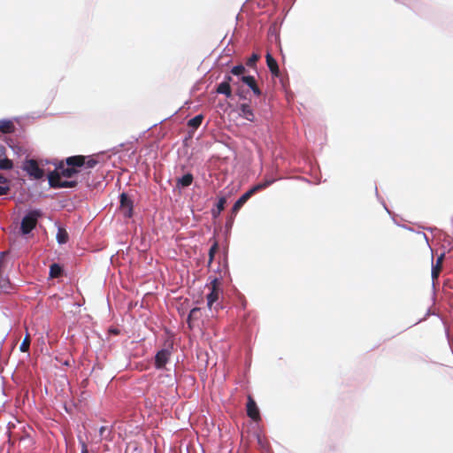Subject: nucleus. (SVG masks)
Here are the masks:
<instances>
[{
    "label": "nucleus",
    "mask_w": 453,
    "mask_h": 453,
    "mask_svg": "<svg viewBox=\"0 0 453 453\" xmlns=\"http://www.w3.org/2000/svg\"><path fill=\"white\" fill-rule=\"evenodd\" d=\"M220 281H221V278L215 277V278H214L213 280H211V287H214V288H220Z\"/></svg>",
    "instance_id": "ea45409f"
},
{
    "label": "nucleus",
    "mask_w": 453,
    "mask_h": 453,
    "mask_svg": "<svg viewBox=\"0 0 453 453\" xmlns=\"http://www.w3.org/2000/svg\"><path fill=\"white\" fill-rule=\"evenodd\" d=\"M199 311H200V309L198 307H194L190 310V311L187 317V322H188L189 327H191V322L194 319L195 315L196 313H198Z\"/></svg>",
    "instance_id": "473e14b6"
},
{
    "label": "nucleus",
    "mask_w": 453,
    "mask_h": 453,
    "mask_svg": "<svg viewBox=\"0 0 453 453\" xmlns=\"http://www.w3.org/2000/svg\"><path fill=\"white\" fill-rule=\"evenodd\" d=\"M381 203L383 204V206H384L385 210H386L388 213H390V211H389V210L388 209V207H387L386 203H384V201H381Z\"/></svg>",
    "instance_id": "de8ad7c7"
},
{
    "label": "nucleus",
    "mask_w": 453,
    "mask_h": 453,
    "mask_svg": "<svg viewBox=\"0 0 453 453\" xmlns=\"http://www.w3.org/2000/svg\"><path fill=\"white\" fill-rule=\"evenodd\" d=\"M215 93L219 95H224L227 99H234L232 86L222 81L216 85Z\"/></svg>",
    "instance_id": "dca6fc26"
},
{
    "label": "nucleus",
    "mask_w": 453,
    "mask_h": 453,
    "mask_svg": "<svg viewBox=\"0 0 453 453\" xmlns=\"http://www.w3.org/2000/svg\"><path fill=\"white\" fill-rule=\"evenodd\" d=\"M439 271H440V266H437L434 263H432L431 276H432L433 280L438 278Z\"/></svg>",
    "instance_id": "c9c22d12"
},
{
    "label": "nucleus",
    "mask_w": 453,
    "mask_h": 453,
    "mask_svg": "<svg viewBox=\"0 0 453 453\" xmlns=\"http://www.w3.org/2000/svg\"><path fill=\"white\" fill-rule=\"evenodd\" d=\"M108 332H109V334H113V335H119L120 334V330L114 326H111L108 329Z\"/></svg>",
    "instance_id": "a19ab883"
},
{
    "label": "nucleus",
    "mask_w": 453,
    "mask_h": 453,
    "mask_svg": "<svg viewBox=\"0 0 453 453\" xmlns=\"http://www.w3.org/2000/svg\"><path fill=\"white\" fill-rule=\"evenodd\" d=\"M157 123H154L151 127H150L147 130L150 129L151 127L157 126Z\"/></svg>",
    "instance_id": "3c124183"
},
{
    "label": "nucleus",
    "mask_w": 453,
    "mask_h": 453,
    "mask_svg": "<svg viewBox=\"0 0 453 453\" xmlns=\"http://www.w3.org/2000/svg\"><path fill=\"white\" fill-rule=\"evenodd\" d=\"M168 118H169V117L165 118L164 119L160 120V121H159V123H162L164 120H167V119H168Z\"/></svg>",
    "instance_id": "864d4df0"
},
{
    "label": "nucleus",
    "mask_w": 453,
    "mask_h": 453,
    "mask_svg": "<svg viewBox=\"0 0 453 453\" xmlns=\"http://www.w3.org/2000/svg\"><path fill=\"white\" fill-rule=\"evenodd\" d=\"M250 102L251 100L249 99V102H244L238 105V115L250 122H255L256 116L254 110L250 106Z\"/></svg>",
    "instance_id": "1a4fd4ad"
},
{
    "label": "nucleus",
    "mask_w": 453,
    "mask_h": 453,
    "mask_svg": "<svg viewBox=\"0 0 453 453\" xmlns=\"http://www.w3.org/2000/svg\"><path fill=\"white\" fill-rule=\"evenodd\" d=\"M221 293H222V290L220 288L211 287L210 292L206 296L207 306H208L209 310L212 309V306L214 303H216V305H215L216 311L218 310V308L222 309V306L219 305V303H218V300H219V295Z\"/></svg>",
    "instance_id": "9b49d317"
},
{
    "label": "nucleus",
    "mask_w": 453,
    "mask_h": 453,
    "mask_svg": "<svg viewBox=\"0 0 453 453\" xmlns=\"http://www.w3.org/2000/svg\"><path fill=\"white\" fill-rule=\"evenodd\" d=\"M247 203L246 199L242 196L233 204L231 213L236 215L241 208Z\"/></svg>",
    "instance_id": "a878e982"
},
{
    "label": "nucleus",
    "mask_w": 453,
    "mask_h": 453,
    "mask_svg": "<svg viewBox=\"0 0 453 453\" xmlns=\"http://www.w3.org/2000/svg\"><path fill=\"white\" fill-rule=\"evenodd\" d=\"M57 360L60 362V360L57 357ZM61 364L65 366H70L71 365V359L67 358L64 361H61Z\"/></svg>",
    "instance_id": "a18cd8bd"
},
{
    "label": "nucleus",
    "mask_w": 453,
    "mask_h": 453,
    "mask_svg": "<svg viewBox=\"0 0 453 453\" xmlns=\"http://www.w3.org/2000/svg\"><path fill=\"white\" fill-rule=\"evenodd\" d=\"M14 289L13 284L11 282L9 277L0 274V292L10 294Z\"/></svg>",
    "instance_id": "aec40b11"
},
{
    "label": "nucleus",
    "mask_w": 453,
    "mask_h": 453,
    "mask_svg": "<svg viewBox=\"0 0 453 453\" xmlns=\"http://www.w3.org/2000/svg\"><path fill=\"white\" fill-rule=\"evenodd\" d=\"M246 68L242 64H239L236 65H234L231 70L230 73L234 76H236L239 81H242V76H246L245 74Z\"/></svg>",
    "instance_id": "393cba45"
},
{
    "label": "nucleus",
    "mask_w": 453,
    "mask_h": 453,
    "mask_svg": "<svg viewBox=\"0 0 453 453\" xmlns=\"http://www.w3.org/2000/svg\"><path fill=\"white\" fill-rule=\"evenodd\" d=\"M166 377H168L170 379V380H173L172 375H170V374H167Z\"/></svg>",
    "instance_id": "603ef678"
},
{
    "label": "nucleus",
    "mask_w": 453,
    "mask_h": 453,
    "mask_svg": "<svg viewBox=\"0 0 453 453\" xmlns=\"http://www.w3.org/2000/svg\"><path fill=\"white\" fill-rule=\"evenodd\" d=\"M55 226L57 227L56 241L58 244L64 245L69 241V234L66 227L63 226L58 220L55 221Z\"/></svg>",
    "instance_id": "ddd939ff"
},
{
    "label": "nucleus",
    "mask_w": 453,
    "mask_h": 453,
    "mask_svg": "<svg viewBox=\"0 0 453 453\" xmlns=\"http://www.w3.org/2000/svg\"><path fill=\"white\" fill-rule=\"evenodd\" d=\"M6 143L12 150V152L19 157L26 154L27 150L19 144V142H15L13 139L10 138L7 140Z\"/></svg>",
    "instance_id": "412c9836"
},
{
    "label": "nucleus",
    "mask_w": 453,
    "mask_h": 453,
    "mask_svg": "<svg viewBox=\"0 0 453 453\" xmlns=\"http://www.w3.org/2000/svg\"><path fill=\"white\" fill-rule=\"evenodd\" d=\"M429 314H430V309H428V311H427V312H426V316H425L423 319H419V320H418V322H421V321H423L424 319H426V318Z\"/></svg>",
    "instance_id": "49530a36"
},
{
    "label": "nucleus",
    "mask_w": 453,
    "mask_h": 453,
    "mask_svg": "<svg viewBox=\"0 0 453 453\" xmlns=\"http://www.w3.org/2000/svg\"><path fill=\"white\" fill-rule=\"evenodd\" d=\"M10 183V180L0 173V196H5L9 194L11 190Z\"/></svg>",
    "instance_id": "5701e85b"
},
{
    "label": "nucleus",
    "mask_w": 453,
    "mask_h": 453,
    "mask_svg": "<svg viewBox=\"0 0 453 453\" xmlns=\"http://www.w3.org/2000/svg\"><path fill=\"white\" fill-rule=\"evenodd\" d=\"M273 77H279L280 74L279 65L277 66L272 67L269 69Z\"/></svg>",
    "instance_id": "58836bf2"
},
{
    "label": "nucleus",
    "mask_w": 453,
    "mask_h": 453,
    "mask_svg": "<svg viewBox=\"0 0 453 453\" xmlns=\"http://www.w3.org/2000/svg\"><path fill=\"white\" fill-rule=\"evenodd\" d=\"M234 217H235V215L232 214L230 217H228L226 219V221L225 223V234H226V235H227L230 233V231H231V229L233 227L234 221Z\"/></svg>",
    "instance_id": "7c9ffc66"
},
{
    "label": "nucleus",
    "mask_w": 453,
    "mask_h": 453,
    "mask_svg": "<svg viewBox=\"0 0 453 453\" xmlns=\"http://www.w3.org/2000/svg\"><path fill=\"white\" fill-rule=\"evenodd\" d=\"M276 180L277 179L275 178L265 179L264 181L253 185L246 192H244L242 195V196L244 197L246 201H248L253 195L261 190L265 189L266 188L273 184Z\"/></svg>",
    "instance_id": "0eeeda50"
},
{
    "label": "nucleus",
    "mask_w": 453,
    "mask_h": 453,
    "mask_svg": "<svg viewBox=\"0 0 453 453\" xmlns=\"http://www.w3.org/2000/svg\"><path fill=\"white\" fill-rule=\"evenodd\" d=\"M48 184L52 188H73L78 186V181L76 180H62L50 177V180H48Z\"/></svg>",
    "instance_id": "9d476101"
},
{
    "label": "nucleus",
    "mask_w": 453,
    "mask_h": 453,
    "mask_svg": "<svg viewBox=\"0 0 453 453\" xmlns=\"http://www.w3.org/2000/svg\"><path fill=\"white\" fill-rule=\"evenodd\" d=\"M222 82L229 84L231 86L234 85V83H236V81H234V79L230 74H225Z\"/></svg>",
    "instance_id": "4c0bfd02"
},
{
    "label": "nucleus",
    "mask_w": 453,
    "mask_h": 453,
    "mask_svg": "<svg viewBox=\"0 0 453 453\" xmlns=\"http://www.w3.org/2000/svg\"><path fill=\"white\" fill-rule=\"evenodd\" d=\"M65 268L59 263H52L49 268V280L59 278L64 275Z\"/></svg>",
    "instance_id": "a211bd4d"
},
{
    "label": "nucleus",
    "mask_w": 453,
    "mask_h": 453,
    "mask_svg": "<svg viewBox=\"0 0 453 453\" xmlns=\"http://www.w3.org/2000/svg\"><path fill=\"white\" fill-rule=\"evenodd\" d=\"M203 119V114H197L195 117L188 120V127L190 128L188 138L192 137V134L202 124Z\"/></svg>",
    "instance_id": "6ab92c4d"
},
{
    "label": "nucleus",
    "mask_w": 453,
    "mask_h": 453,
    "mask_svg": "<svg viewBox=\"0 0 453 453\" xmlns=\"http://www.w3.org/2000/svg\"><path fill=\"white\" fill-rule=\"evenodd\" d=\"M259 59V55L257 53H253L247 60L246 65L249 67H255L257 60Z\"/></svg>",
    "instance_id": "2f4dec72"
},
{
    "label": "nucleus",
    "mask_w": 453,
    "mask_h": 453,
    "mask_svg": "<svg viewBox=\"0 0 453 453\" xmlns=\"http://www.w3.org/2000/svg\"><path fill=\"white\" fill-rule=\"evenodd\" d=\"M15 130V126L12 119H0V132L3 134L12 133Z\"/></svg>",
    "instance_id": "4be33fe9"
},
{
    "label": "nucleus",
    "mask_w": 453,
    "mask_h": 453,
    "mask_svg": "<svg viewBox=\"0 0 453 453\" xmlns=\"http://www.w3.org/2000/svg\"><path fill=\"white\" fill-rule=\"evenodd\" d=\"M13 168V163L6 156V148L0 144V170L9 171Z\"/></svg>",
    "instance_id": "2eb2a0df"
},
{
    "label": "nucleus",
    "mask_w": 453,
    "mask_h": 453,
    "mask_svg": "<svg viewBox=\"0 0 453 453\" xmlns=\"http://www.w3.org/2000/svg\"><path fill=\"white\" fill-rule=\"evenodd\" d=\"M226 203V196H220L218 198L217 203L214 204V206L211 210V218L213 219H217L220 216L222 211L225 208Z\"/></svg>",
    "instance_id": "f3484780"
},
{
    "label": "nucleus",
    "mask_w": 453,
    "mask_h": 453,
    "mask_svg": "<svg viewBox=\"0 0 453 453\" xmlns=\"http://www.w3.org/2000/svg\"><path fill=\"white\" fill-rule=\"evenodd\" d=\"M43 211L40 208H29L25 211L21 219L18 234L25 240L34 237V230L39 220L43 217Z\"/></svg>",
    "instance_id": "f257e3e1"
},
{
    "label": "nucleus",
    "mask_w": 453,
    "mask_h": 453,
    "mask_svg": "<svg viewBox=\"0 0 453 453\" xmlns=\"http://www.w3.org/2000/svg\"><path fill=\"white\" fill-rule=\"evenodd\" d=\"M265 60L268 69H271L272 67L278 65L277 60L273 57V55L270 52L266 53Z\"/></svg>",
    "instance_id": "c756f323"
},
{
    "label": "nucleus",
    "mask_w": 453,
    "mask_h": 453,
    "mask_svg": "<svg viewBox=\"0 0 453 453\" xmlns=\"http://www.w3.org/2000/svg\"><path fill=\"white\" fill-rule=\"evenodd\" d=\"M119 206L118 210L124 219H130L134 215V200L127 192H121L118 196Z\"/></svg>",
    "instance_id": "f03ea898"
},
{
    "label": "nucleus",
    "mask_w": 453,
    "mask_h": 453,
    "mask_svg": "<svg viewBox=\"0 0 453 453\" xmlns=\"http://www.w3.org/2000/svg\"><path fill=\"white\" fill-rule=\"evenodd\" d=\"M234 86L236 87V92L235 95L238 96L240 100L248 101L250 99L249 97L250 90L244 89L242 85H240L239 81H236V83H234Z\"/></svg>",
    "instance_id": "b1692460"
},
{
    "label": "nucleus",
    "mask_w": 453,
    "mask_h": 453,
    "mask_svg": "<svg viewBox=\"0 0 453 453\" xmlns=\"http://www.w3.org/2000/svg\"><path fill=\"white\" fill-rule=\"evenodd\" d=\"M374 190H375L376 196L378 197V199H380L379 193H378V188H377L376 185H375Z\"/></svg>",
    "instance_id": "8fccbe9b"
},
{
    "label": "nucleus",
    "mask_w": 453,
    "mask_h": 453,
    "mask_svg": "<svg viewBox=\"0 0 453 453\" xmlns=\"http://www.w3.org/2000/svg\"><path fill=\"white\" fill-rule=\"evenodd\" d=\"M111 433V430L109 429L107 426H102L100 428H99V435L102 437V438H104L106 440H110L108 438V435H110Z\"/></svg>",
    "instance_id": "72a5a7b5"
},
{
    "label": "nucleus",
    "mask_w": 453,
    "mask_h": 453,
    "mask_svg": "<svg viewBox=\"0 0 453 453\" xmlns=\"http://www.w3.org/2000/svg\"><path fill=\"white\" fill-rule=\"evenodd\" d=\"M223 268L228 271V262H227V248H226L223 251V259H222Z\"/></svg>",
    "instance_id": "e433bc0d"
},
{
    "label": "nucleus",
    "mask_w": 453,
    "mask_h": 453,
    "mask_svg": "<svg viewBox=\"0 0 453 453\" xmlns=\"http://www.w3.org/2000/svg\"><path fill=\"white\" fill-rule=\"evenodd\" d=\"M21 169L27 173L30 179L39 180L45 177L44 170L38 165L35 159L28 158L27 156L23 162Z\"/></svg>",
    "instance_id": "39448f33"
},
{
    "label": "nucleus",
    "mask_w": 453,
    "mask_h": 453,
    "mask_svg": "<svg viewBox=\"0 0 453 453\" xmlns=\"http://www.w3.org/2000/svg\"><path fill=\"white\" fill-rule=\"evenodd\" d=\"M213 243L212 245L211 246L210 250H209V252H208V256H209V261H208V264L209 265L213 262L214 260V257H215V255L219 250V242L217 240H215L213 238Z\"/></svg>",
    "instance_id": "cd10ccee"
},
{
    "label": "nucleus",
    "mask_w": 453,
    "mask_h": 453,
    "mask_svg": "<svg viewBox=\"0 0 453 453\" xmlns=\"http://www.w3.org/2000/svg\"><path fill=\"white\" fill-rule=\"evenodd\" d=\"M78 442L81 446V453H88V446L81 435L77 436Z\"/></svg>",
    "instance_id": "f704fd0d"
},
{
    "label": "nucleus",
    "mask_w": 453,
    "mask_h": 453,
    "mask_svg": "<svg viewBox=\"0 0 453 453\" xmlns=\"http://www.w3.org/2000/svg\"><path fill=\"white\" fill-rule=\"evenodd\" d=\"M125 144L124 143H120L119 144V147H123Z\"/></svg>",
    "instance_id": "5fc2aeb1"
},
{
    "label": "nucleus",
    "mask_w": 453,
    "mask_h": 453,
    "mask_svg": "<svg viewBox=\"0 0 453 453\" xmlns=\"http://www.w3.org/2000/svg\"><path fill=\"white\" fill-rule=\"evenodd\" d=\"M194 175L191 172H187L181 176L176 179V185L173 188V192L178 191V195L180 196L182 193V189L188 188L194 182Z\"/></svg>",
    "instance_id": "423d86ee"
},
{
    "label": "nucleus",
    "mask_w": 453,
    "mask_h": 453,
    "mask_svg": "<svg viewBox=\"0 0 453 453\" xmlns=\"http://www.w3.org/2000/svg\"><path fill=\"white\" fill-rule=\"evenodd\" d=\"M45 163L52 164L55 166V168L52 171H50L47 173V175H46L47 180H50V177H52L53 179H58V180H61L62 177L69 179L78 173V171L71 170V168L66 166V165H65V163H64V160H60V161H57V162L46 160Z\"/></svg>",
    "instance_id": "7ed1b4c3"
},
{
    "label": "nucleus",
    "mask_w": 453,
    "mask_h": 453,
    "mask_svg": "<svg viewBox=\"0 0 453 453\" xmlns=\"http://www.w3.org/2000/svg\"><path fill=\"white\" fill-rule=\"evenodd\" d=\"M4 252H0V274H2V268L4 265Z\"/></svg>",
    "instance_id": "c03bdc74"
},
{
    "label": "nucleus",
    "mask_w": 453,
    "mask_h": 453,
    "mask_svg": "<svg viewBox=\"0 0 453 453\" xmlns=\"http://www.w3.org/2000/svg\"><path fill=\"white\" fill-rule=\"evenodd\" d=\"M422 234H423L424 239L426 240V242L428 243V242H429L428 236L425 233H422Z\"/></svg>",
    "instance_id": "09e8293b"
},
{
    "label": "nucleus",
    "mask_w": 453,
    "mask_h": 453,
    "mask_svg": "<svg viewBox=\"0 0 453 453\" xmlns=\"http://www.w3.org/2000/svg\"><path fill=\"white\" fill-rule=\"evenodd\" d=\"M173 344L172 342L165 345L164 348L158 349L154 356V368L157 371L165 369V365L170 361Z\"/></svg>",
    "instance_id": "20e7f679"
},
{
    "label": "nucleus",
    "mask_w": 453,
    "mask_h": 453,
    "mask_svg": "<svg viewBox=\"0 0 453 453\" xmlns=\"http://www.w3.org/2000/svg\"><path fill=\"white\" fill-rule=\"evenodd\" d=\"M65 165L71 168V170H76L78 171V173L81 172V169L83 166V156L77 155V156H71L67 157L65 161Z\"/></svg>",
    "instance_id": "4468645a"
},
{
    "label": "nucleus",
    "mask_w": 453,
    "mask_h": 453,
    "mask_svg": "<svg viewBox=\"0 0 453 453\" xmlns=\"http://www.w3.org/2000/svg\"><path fill=\"white\" fill-rule=\"evenodd\" d=\"M257 444L262 448V449H265L266 448V445L265 443L263 441L261 436L259 434L257 435Z\"/></svg>",
    "instance_id": "37998d69"
},
{
    "label": "nucleus",
    "mask_w": 453,
    "mask_h": 453,
    "mask_svg": "<svg viewBox=\"0 0 453 453\" xmlns=\"http://www.w3.org/2000/svg\"><path fill=\"white\" fill-rule=\"evenodd\" d=\"M247 416L253 421L258 422L261 419L260 410L257 402L251 395H248L246 403Z\"/></svg>",
    "instance_id": "6e6552de"
},
{
    "label": "nucleus",
    "mask_w": 453,
    "mask_h": 453,
    "mask_svg": "<svg viewBox=\"0 0 453 453\" xmlns=\"http://www.w3.org/2000/svg\"><path fill=\"white\" fill-rule=\"evenodd\" d=\"M241 81L249 88V90L252 91L254 96L257 97L262 96V90L257 86L256 78L253 75L247 74L246 76H242Z\"/></svg>",
    "instance_id": "f8f14e48"
},
{
    "label": "nucleus",
    "mask_w": 453,
    "mask_h": 453,
    "mask_svg": "<svg viewBox=\"0 0 453 453\" xmlns=\"http://www.w3.org/2000/svg\"><path fill=\"white\" fill-rule=\"evenodd\" d=\"M29 345H30V337L28 333L26 334L24 340L19 345V350L21 352H27L29 351Z\"/></svg>",
    "instance_id": "c85d7f7f"
},
{
    "label": "nucleus",
    "mask_w": 453,
    "mask_h": 453,
    "mask_svg": "<svg viewBox=\"0 0 453 453\" xmlns=\"http://www.w3.org/2000/svg\"><path fill=\"white\" fill-rule=\"evenodd\" d=\"M444 257H445V253H444V252H442L441 254H440V255L437 257V258H436V264H435V265H437V266H441V263H442V260H443Z\"/></svg>",
    "instance_id": "79ce46f5"
},
{
    "label": "nucleus",
    "mask_w": 453,
    "mask_h": 453,
    "mask_svg": "<svg viewBox=\"0 0 453 453\" xmlns=\"http://www.w3.org/2000/svg\"><path fill=\"white\" fill-rule=\"evenodd\" d=\"M98 161L91 156H83V166L85 169L94 168L97 165Z\"/></svg>",
    "instance_id": "bb28decb"
}]
</instances>
